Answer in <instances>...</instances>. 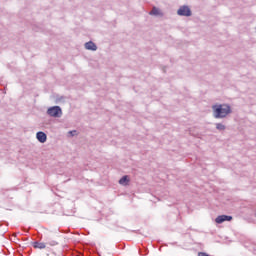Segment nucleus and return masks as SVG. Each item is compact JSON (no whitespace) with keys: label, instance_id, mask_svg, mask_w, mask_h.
<instances>
[{"label":"nucleus","instance_id":"f8f14e48","mask_svg":"<svg viewBox=\"0 0 256 256\" xmlns=\"http://www.w3.org/2000/svg\"><path fill=\"white\" fill-rule=\"evenodd\" d=\"M68 135H70V137H75L77 135V130H71L68 132Z\"/></svg>","mask_w":256,"mask_h":256},{"label":"nucleus","instance_id":"6e6552de","mask_svg":"<svg viewBox=\"0 0 256 256\" xmlns=\"http://www.w3.org/2000/svg\"><path fill=\"white\" fill-rule=\"evenodd\" d=\"M32 246L34 247V249H45V247H47L45 243L39 241L33 242Z\"/></svg>","mask_w":256,"mask_h":256},{"label":"nucleus","instance_id":"39448f33","mask_svg":"<svg viewBox=\"0 0 256 256\" xmlns=\"http://www.w3.org/2000/svg\"><path fill=\"white\" fill-rule=\"evenodd\" d=\"M36 139L39 143H46L47 142V134L43 131H39L36 133Z\"/></svg>","mask_w":256,"mask_h":256},{"label":"nucleus","instance_id":"423d86ee","mask_svg":"<svg viewBox=\"0 0 256 256\" xmlns=\"http://www.w3.org/2000/svg\"><path fill=\"white\" fill-rule=\"evenodd\" d=\"M84 47L88 51H97V44H95L93 41L86 42Z\"/></svg>","mask_w":256,"mask_h":256},{"label":"nucleus","instance_id":"ddd939ff","mask_svg":"<svg viewBox=\"0 0 256 256\" xmlns=\"http://www.w3.org/2000/svg\"><path fill=\"white\" fill-rule=\"evenodd\" d=\"M49 245H51V247H55V245H59V242L55 241V240H51L50 242H48Z\"/></svg>","mask_w":256,"mask_h":256},{"label":"nucleus","instance_id":"20e7f679","mask_svg":"<svg viewBox=\"0 0 256 256\" xmlns=\"http://www.w3.org/2000/svg\"><path fill=\"white\" fill-rule=\"evenodd\" d=\"M215 221L218 225H221V223H225V221H233V216L220 215L215 219Z\"/></svg>","mask_w":256,"mask_h":256},{"label":"nucleus","instance_id":"1a4fd4ad","mask_svg":"<svg viewBox=\"0 0 256 256\" xmlns=\"http://www.w3.org/2000/svg\"><path fill=\"white\" fill-rule=\"evenodd\" d=\"M216 129L218 131H225L226 127L222 123H216Z\"/></svg>","mask_w":256,"mask_h":256},{"label":"nucleus","instance_id":"f03ea898","mask_svg":"<svg viewBox=\"0 0 256 256\" xmlns=\"http://www.w3.org/2000/svg\"><path fill=\"white\" fill-rule=\"evenodd\" d=\"M46 113L49 115V117H54L55 119L63 117V110L60 106L49 107Z\"/></svg>","mask_w":256,"mask_h":256},{"label":"nucleus","instance_id":"9b49d317","mask_svg":"<svg viewBox=\"0 0 256 256\" xmlns=\"http://www.w3.org/2000/svg\"><path fill=\"white\" fill-rule=\"evenodd\" d=\"M139 253H140V255H148L149 254V250H147V249H140L139 250Z\"/></svg>","mask_w":256,"mask_h":256},{"label":"nucleus","instance_id":"7ed1b4c3","mask_svg":"<svg viewBox=\"0 0 256 256\" xmlns=\"http://www.w3.org/2000/svg\"><path fill=\"white\" fill-rule=\"evenodd\" d=\"M177 15L180 17H191L193 12H191V8H189V6L184 5L177 10Z\"/></svg>","mask_w":256,"mask_h":256},{"label":"nucleus","instance_id":"9d476101","mask_svg":"<svg viewBox=\"0 0 256 256\" xmlns=\"http://www.w3.org/2000/svg\"><path fill=\"white\" fill-rule=\"evenodd\" d=\"M150 15H161V11H159L157 7H153L152 11L150 12Z\"/></svg>","mask_w":256,"mask_h":256},{"label":"nucleus","instance_id":"4468645a","mask_svg":"<svg viewBox=\"0 0 256 256\" xmlns=\"http://www.w3.org/2000/svg\"><path fill=\"white\" fill-rule=\"evenodd\" d=\"M198 256H211L207 252H198Z\"/></svg>","mask_w":256,"mask_h":256},{"label":"nucleus","instance_id":"f257e3e1","mask_svg":"<svg viewBox=\"0 0 256 256\" xmlns=\"http://www.w3.org/2000/svg\"><path fill=\"white\" fill-rule=\"evenodd\" d=\"M212 110L215 119H225L232 112L229 104H215L212 106Z\"/></svg>","mask_w":256,"mask_h":256},{"label":"nucleus","instance_id":"0eeeda50","mask_svg":"<svg viewBox=\"0 0 256 256\" xmlns=\"http://www.w3.org/2000/svg\"><path fill=\"white\" fill-rule=\"evenodd\" d=\"M130 181L131 180L129 179V177L127 175H124L122 178H120L118 183H119V185H122L123 187H127V185H129Z\"/></svg>","mask_w":256,"mask_h":256}]
</instances>
